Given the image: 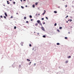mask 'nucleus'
<instances>
[{
  "instance_id": "nucleus-37",
  "label": "nucleus",
  "mask_w": 74,
  "mask_h": 74,
  "mask_svg": "<svg viewBox=\"0 0 74 74\" xmlns=\"http://www.w3.org/2000/svg\"><path fill=\"white\" fill-rule=\"evenodd\" d=\"M16 14H17V15H18V13H16Z\"/></svg>"
},
{
  "instance_id": "nucleus-35",
  "label": "nucleus",
  "mask_w": 74,
  "mask_h": 74,
  "mask_svg": "<svg viewBox=\"0 0 74 74\" xmlns=\"http://www.w3.org/2000/svg\"><path fill=\"white\" fill-rule=\"evenodd\" d=\"M3 5V6H4V7H5V5Z\"/></svg>"
},
{
  "instance_id": "nucleus-11",
  "label": "nucleus",
  "mask_w": 74,
  "mask_h": 74,
  "mask_svg": "<svg viewBox=\"0 0 74 74\" xmlns=\"http://www.w3.org/2000/svg\"><path fill=\"white\" fill-rule=\"evenodd\" d=\"M56 25H57V24L56 23H55L54 24V26H56Z\"/></svg>"
},
{
  "instance_id": "nucleus-24",
  "label": "nucleus",
  "mask_w": 74,
  "mask_h": 74,
  "mask_svg": "<svg viewBox=\"0 0 74 74\" xmlns=\"http://www.w3.org/2000/svg\"><path fill=\"white\" fill-rule=\"evenodd\" d=\"M26 23H29V21H26Z\"/></svg>"
},
{
  "instance_id": "nucleus-51",
  "label": "nucleus",
  "mask_w": 74,
  "mask_h": 74,
  "mask_svg": "<svg viewBox=\"0 0 74 74\" xmlns=\"http://www.w3.org/2000/svg\"><path fill=\"white\" fill-rule=\"evenodd\" d=\"M46 18L47 19V17H46Z\"/></svg>"
},
{
  "instance_id": "nucleus-52",
  "label": "nucleus",
  "mask_w": 74,
  "mask_h": 74,
  "mask_svg": "<svg viewBox=\"0 0 74 74\" xmlns=\"http://www.w3.org/2000/svg\"><path fill=\"white\" fill-rule=\"evenodd\" d=\"M0 19H1V18H0Z\"/></svg>"
},
{
  "instance_id": "nucleus-32",
  "label": "nucleus",
  "mask_w": 74,
  "mask_h": 74,
  "mask_svg": "<svg viewBox=\"0 0 74 74\" xmlns=\"http://www.w3.org/2000/svg\"><path fill=\"white\" fill-rule=\"evenodd\" d=\"M13 18V17L12 16H11L10 17V18Z\"/></svg>"
},
{
  "instance_id": "nucleus-42",
  "label": "nucleus",
  "mask_w": 74,
  "mask_h": 74,
  "mask_svg": "<svg viewBox=\"0 0 74 74\" xmlns=\"http://www.w3.org/2000/svg\"><path fill=\"white\" fill-rule=\"evenodd\" d=\"M47 19H48V17H47Z\"/></svg>"
},
{
  "instance_id": "nucleus-8",
  "label": "nucleus",
  "mask_w": 74,
  "mask_h": 74,
  "mask_svg": "<svg viewBox=\"0 0 74 74\" xmlns=\"http://www.w3.org/2000/svg\"><path fill=\"white\" fill-rule=\"evenodd\" d=\"M68 21H70V22H71V21H72V20L71 19L69 20H68Z\"/></svg>"
},
{
  "instance_id": "nucleus-49",
  "label": "nucleus",
  "mask_w": 74,
  "mask_h": 74,
  "mask_svg": "<svg viewBox=\"0 0 74 74\" xmlns=\"http://www.w3.org/2000/svg\"><path fill=\"white\" fill-rule=\"evenodd\" d=\"M36 33V32H34V33Z\"/></svg>"
},
{
  "instance_id": "nucleus-15",
  "label": "nucleus",
  "mask_w": 74,
  "mask_h": 74,
  "mask_svg": "<svg viewBox=\"0 0 74 74\" xmlns=\"http://www.w3.org/2000/svg\"><path fill=\"white\" fill-rule=\"evenodd\" d=\"M38 25V23H36L35 24V26H37Z\"/></svg>"
},
{
  "instance_id": "nucleus-21",
  "label": "nucleus",
  "mask_w": 74,
  "mask_h": 74,
  "mask_svg": "<svg viewBox=\"0 0 74 74\" xmlns=\"http://www.w3.org/2000/svg\"><path fill=\"white\" fill-rule=\"evenodd\" d=\"M68 16H66V17H65V18H66V19H67V17H68Z\"/></svg>"
},
{
  "instance_id": "nucleus-2",
  "label": "nucleus",
  "mask_w": 74,
  "mask_h": 74,
  "mask_svg": "<svg viewBox=\"0 0 74 74\" xmlns=\"http://www.w3.org/2000/svg\"><path fill=\"white\" fill-rule=\"evenodd\" d=\"M38 23H39V24H40V20H38L37 21Z\"/></svg>"
},
{
  "instance_id": "nucleus-3",
  "label": "nucleus",
  "mask_w": 74,
  "mask_h": 74,
  "mask_svg": "<svg viewBox=\"0 0 74 74\" xmlns=\"http://www.w3.org/2000/svg\"><path fill=\"white\" fill-rule=\"evenodd\" d=\"M4 14H5V16H8L7 15V14L6 12H5V13H4Z\"/></svg>"
},
{
  "instance_id": "nucleus-13",
  "label": "nucleus",
  "mask_w": 74,
  "mask_h": 74,
  "mask_svg": "<svg viewBox=\"0 0 74 74\" xmlns=\"http://www.w3.org/2000/svg\"><path fill=\"white\" fill-rule=\"evenodd\" d=\"M32 7H34V8L35 7V5H32Z\"/></svg>"
},
{
  "instance_id": "nucleus-40",
  "label": "nucleus",
  "mask_w": 74,
  "mask_h": 74,
  "mask_svg": "<svg viewBox=\"0 0 74 74\" xmlns=\"http://www.w3.org/2000/svg\"><path fill=\"white\" fill-rule=\"evenodd\" d=\"M45 22H44L43 23V24H45Z\"/></svg>"
},
{
  "instance_id": "nucleus-9",
  "label": "nucleus",
  "mask_w": 74,
  "mask_h": 74,
  "mask_svg": "<svg viewBox=\"0 0 74 74\" xmlns=\"http://www.w3.org/2000/svg\"><path fill=\"white\" fill-rule=\"evenodd\" d=\"M29 17L30 18H32V16L31 15L29 16Z\"/></svg>"
},
{
  "instance_id": "nucleus-30",
  "label": "nucleus",
  "mask_w": 74,
  "mask_h": 74,
  "mask_svg": "<svg viewBox=\"0 0 74 74\" xmlns=\"http://www.w3.org/2000/svg\"><path fill=\"white\" fill-rule=\"evenodd\" d=\"M44 18H42V20H44Z\"/></svg>"
},
{
  "instance_id": "nucleus-23",
  "label": "nucleus",
  "mask_w": 74,
  "mask_h": 74,
  "mask_svg": "<svg viewBox=\"0 0 74 74\" xmlns=\"http://www.w3.org/2000/svg\"><path fill=\"white\" fill-rule=\"evenodd\" d=\"M65 39H66V40H67V37H65Z\"/></svg>"
},
{
  "instance_id": "nucleus-17",
  "label": "nucleus",
  "mask_w": 74,
  "mask_h": 74,
  "mask_svg": "<svg viewBox=\"0 0 74 74\" xmlns=\"http://www.w3.org/2000/svg\"><path fill=\"white\" fill-rule=\"evenodd\" d=\"M37 4H38V3H35V5H37Z\"/></svg>"
},
{
  "instance_id": "nucleus-19",
  "label": "nucleus",
  "mask_w": 74,
  "mask_h": 74,
  "mask_svg": "<svg viewBox=\"0 0 74 74\" xmlns=\"http://www.w3.org/2000/svg\"><path fill=\"white\" fill-rule=\"evenodd\" d=\"M26 19V17H24V19Z\"/></svg>"
},
{
  "instance_id": "nucleus-1",
  "label": "nucleus",
  "mask_w": 74,
  "mask_h": 74,
  "mask_svg": "<svg viewBox=\"0 0 74 74\" xmlns=\"http://www.w3.org/2000/svg\"><path fill=\"white\" fill-rule=\"evenodd\" d=\"M41 29L42 30H43V31H44L45 30L44 29V28L43 27H41Z\"/></svg>"
},
{
  "instance_id": "nucleus-6",
  "label": "nucleus",
  "mask_w": 74,
  "mask_h": 74,
  "mask_svg": "<svg viewBox=\"0 0 74 74\" xmlns=\"http://www.w3.org/2000/svg\"><path fill=\"white\" fill-rule=\"evenodd\" d=\"M54 13H55V14H56V13H57V12L56 11H54Z\"/></svg>"
},
{
  "instance_id": "nucleus-41",
  "label": "nucleus",
  "mask_w": 74,
  "mask_h": 74,
  "mask_svg": "<svg viewBox=\"0 0 74 74\" xmlns=\"http://www.w3.org/2000/svg\"><path fill=\"white\" fill-rule=\"evenodd\" d=\"M68 21H66V23H68Z\"/></svg>"
},
{
  "instance_id": "nucleus-36",
  "label": "nucleus",
  "mask_w": 74,
  "mask_h": 74,
  "mask_svg": "<svg viewBox=\"0 0 74 74\" xmlns=\"http://www.w3.org/2000/svg\"><path fill=\"white\" fill-rule=\"evenodd\" d=\"M65 7H67V5H65Z\"/></svg>"
},
{
  "instance_id": "nucleus-47",
  "label": "nucleus",
  "mask_w": 74,
  "mask_h": 74,
  "mask_svg": "<svg viewBox=\"0 0 74 74\" xmlns=\"http://www.w3.org/2000/svg\"><path fill=\"white\" fill-rule=\"evenodd\" d=\"M10 0V1H12V0Z\"/></svg>"
},
{
  "instance_id": "nucleus-44",
  "label": "nucleus",
  "mask_w": 74,
  "mask_h": 74,
  "mask_svg": "<svg viewBox=\"0 0 74 74\" xmlns=\"http://www.w3.org/2000/svg\"><path fill=\"white\" fill-rule=\"evenodd\" d=\"M58 8H60V6H58Z\"/></svg>"
},
{
  "instance_id": "nucleus-18",
  "label": "nucleus",
  "mask_w": 74,
  "mask_h": 74,
  "mask_svg": "<svg viewBox=\"0 0 74 74\" xmlns=\"http://www.w3.org/2000/svg\"><path fill=\"white\" fill-rule=\"evenodd\" d=\"M60 29H62V27H60L59 28Z\"/></svg>"
},
{
  "instance_id": "nucleus-10",
  "label": "nucleus",
  "mask_w": 74,
  "mask_h": 74,
  "mask_svg": "<svg viewBox=\"0 0 74 74\" xmlns=\"http://www.w3.org/2000/svg\"><path fill=\"white\" fill-rule=\"evenodd\" d=\"M57 45H60V43H57Z\"/></svg>"
},
{
  "instance_id": "nucleus-16",
  "label": "nucleus",
  "mask_w": 74,
  "mask_h": 74,
  "mask_svg": "<svg viewBox=\"0 0 74 74\" xmlns=\"http://www.w3.org/2000/svg\"><path fill=\"white\" fill-rule=\"evenodd\" d=\"M27 60H28V62H30V60H29V59H27Z\"/></svg>"
},
{
  "instance_id": "nucleus-7",
  "label": "nucleus",
  "mask_w": 74,
  "mask_h": 74,
  "mask_svg": "<svg viewBox=\"0 0 74 74\" xmlns=\"http://www.w3.org/2000/svg\"><path fill=\"white\" fill-rule=\"evenodd\" d=\"M43 37L44 38H45L46 37V36H45V35H44L43 36Z\"/></svg>"
},
{
  "instance_id": "nucleus-34",
  "label": "nucleus",
  "mask_w": 74,
  "mask_h": 74,
  "mask_svg": "<svg viewBox=\"0 0 74 74\" xmlns=\"http://www.w3.org/2000/svg\"><path fill=\"white\" fill-rule=\"evenodd\" d=\"M13 3L14 4H15V2H13Z\"/></svg>"
},
{
  "instance_id": "nucleus-4",
  "label": "nucleus",
  "mask_w": 74,
  "mask_h": 74,
  "mask_svg": "<svg viewBox=\"0 0 74 74\" xmlns=\"http://www.w3.org/2000/svg\"><path fill=\"white\" fill-rule=\"evenodd\" d=\"M7 3L8 4H10V2H9V1H7Z\"/></svg>"
},
{
  "instance_id": "nucleus-12",
  "label": "nucleus",
  "mask_w": 74,
  "mask_h": 74,
  "mask_svg": "<svg viewBox=\"0 0 74 74\" xmlns=\"http://www.w3.org/2000/svg\"><path fill=\"white\" fill-rule=\"evenodd\" d=\"M68 62H69V61H66L65 63H68Z\"/></svg>"
},
{
  "instance_id": "nucleus-48",
  "label": "nucleus",
  "mask_w": 74,
  "mask_h": 74,
  "mask_svg": "<svg viewBox=\"0 0 74 74\" xmlns=\"http://www.w3.org/2000/svg\"><path fill=\"white\" fill-rule=\"evenodd\" d=\"M68 33H69V34H70V32H69Z\"/></svg>"
},
{
  "instance_id": "nucleus-22",
  "label": "nucleus",
  "mask_w": 74,
  "mask_h": 74,
  "mask_svg": "<svg viewBox=\"0 0 74 74\" xmlns=\"http://www.w3.org/2000/svg\"><path fill=\"white\" fill-rule=\"evenodd\" d=\"M57 31H58V32H60V31L59 29H58Z\"/></svg>"
},
{
  "instance_id": "nucleus-50",
  "label": "nucleus",
  "mask_w": 74,
  "mask_h": 74,
  "mask_svg": "<svg viewBox=\"0 0 74 74\" xmlns=\"http://www.w3.org/2000/svg\"><path fill=\"white\" fill-rule=\"evenodd\" d=\"M35 64V65H36V64Z\"/></svg>"
},
{
  "instance_id": "nucleus-39",
  "label": "nucleus",
  "mask_w": 74,
  "mask_h": 74,
  "mask_svg": "<svg viewBox=\"0 0 74 74\" xmlns=\"http://www.w3.org/2000/svg\"><path fill=\"white\" fill-rule=\"evenodd\" d=\"M31 21H33V19H31Z\"/></svg>"
},
{
  "instance_id": "nucleus-43",
  "label": "nucleus",
  "mask_w": 74,
  "mask_h": 74,
  "mask_svg": "<svg viewBox=\"0 0 74 74\" xmlns=\"http://www.w3.org/2000/svg\"><path fill=\"white\" fill-rule=\"evenodd\" d=\"M21 2H22V0H21Z\"/></svg>"
},
{
  "instance_id": "nucleus-20",
  "label": "nucleus",
  "mask_w": 74,
  "mask_h": 74,
  "mask_svg": "<svg viewBox=\"0 0 74 74\" xmlns=\"http://www.w3.org/2000/svg\"><path fill=\"white\" fill-rule=\"evenodd\" d=\"M14 29H16V26H14Z\"/></svg>"
},
{
  "instance_id": "nucleus-45",
  "label": "nucleus",
  "mask_w": 74,
  "mask_h": 74,
  "mask_svg": "<svg viewBox=\"0 0 74 74\" xmlns=\"http://www.w3.org/2000/svg\"><path fill=\"white\" fill-rule=\"evenodd\" d=\"M38 15H40V14H38Z\"/></svg>"
},
{
  "instance_id": "nucleus-46",
  "label": "nucleus",
  "mask_w": 74,
  "mask_h": 74,
  "mask_svg": "<svg viewBox=\"0 0 74 74\" xmlns=\"http://www.w3.org/2000/svg\"><path fill=\"white\" fill-rule=\"evenodd\" d=\"M26 7H27V6L26 5Z\"/></svg>"
},
{
  "instance_id": "nucleus-27",
  "label": "nucleus",
  "mask_w": 74,
  "mask_h": 74,
  "mask_svg": "<svg viewBox=\"0 0 74 74\" xmlns=\"http://www.w3.org/2000/svg\"><path fill=\"white\" fill-rule=\"evenodd\" d=\"M4 18H5V19H6V17H5V16H3Z\"/></svg>"
},
{
  "instance_id": "nucleus-25",
  "label": "nucleus",
  "mask_w": 74,
  "mask_h": 74,
  "mask_svg": "<svg viewBox=\"0 0 74 74\" xmlns=\"http://www.w3.org/2000/svg\"><path fill=\"white\" fill-rule=\"evenodd\" d=\"M29 46V47H32V45H31V44H30Z\"/></svg>"
},
{
  "instance_id": "nucleus-38",
  "label": "nucleus",
  "mask_w": 74,
  "mask_h": 74,
  "mask_svg": "<svg viewBox=\"0 0 74 74\" xmlns=\"http://www.w3.org/2000/svg\"><path fill=\"white\" fill-rule=\"evenodd\" d=\"M23 0V1H26V0Z\"/></svg>"
},
{
  "instance_id": "nucleus-31",
  "label": "nucleus",
  "mask_w": 74,
  "mask_h": 74,
  "mask_svg": "<svg viewBox=\"0 0 74 74\" xmlns=\"http://www.w3.org/2000/svg\"><path fill=\"white\" fill-rule=\"evenodd\" d=\"M40 25H41V26H42V24H41V23H40Z\"/></svg>"
},
{
  "instance_id": "nucleus-14",
  "label": "nucleus",
  "mask_w": 74,
  "mask_h": 74,
  "mask_svg": "<svg viewBox=\"0 0 74 74\" xmlns=\"http://www.w3.org/2000/svg\"><path fill=\"white\" fill-rule=\"evenodd\" d=\"M21 8H22L23 9V8H24V7H23L22 6H21Z\"/></svg>"
},
{
  "instance_id": "nucleus-33",
  "label": "nucleus",
  "mask_w": 74,
  "mask_h": 74,
  "mask_svg": "<svg viewBox=\"0 0 74 74\" xmlns=\"http://www.w3.org/2000/svg\"><path fill=\"white\" fill-rule=\"evenodd\" d=\"M37 34H38V35H39V34H40V33H37Z\"/></svg>"
},
{
  "instance_id": "nucleus-26",
  "label": "nucleus",
  "mask_w": 74,
  "mask_h": 74,
  "mask_svg": "<svg viewBox=\"0 0 74 74\" xmlns=\"http://www.w3.org/2000/svg\"><path fill=\"white\" fill-rule=\"evenodd\" d=\"M32 62H29V65H30V64H31V63Z\"/></svg>"
},
{
  "instance_id": "nucleus-5",
  "label": "nucleus",
  "mask_w": 74,
  "mask_h": 74,
  "mask_svg": "<svg viewBox=\"0 0 74 74\" xmlns=\"http://www.w3.org/2000/svg\"><path fill=\"white\" fill-rule=\"evenodd\" d=\"M44 11H45V12H44L42 14V15H44V14H45V12H46V11H45V10H44Z\"/></svg>"
},
{
  "instance_id": "nucleus-29",
  "label": "nucleus",
  "mask_w": 74,
  "mask_h": 74,
  "mask_svg": "<svg viewBox=\"0 0 74 74\" xmlns=\"http://www.w3.org/2000/svg\"><path fill=\"white\" fill-rule=\"evenodd\" d=\"M68 58H71V56H69V57Z\"/></svg>"
},
{
  "instance_id": "nucleus-28",
  "label": "nucleus",
  "mask_w": 74,
  "mask_h": 74,
  "mask_svg": "<svg viewBox=\"0 0 74 74\" xmlns=\"http://www.w3.org/2000/svg\"><path fill=\"white\" fill-rule=\"evenodd\" d=\"M0 17H1V18H3V16L1 15L0 16Z\"/></svg>"
}]
</instances>
